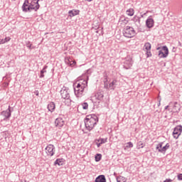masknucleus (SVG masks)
<instances>
[{"label":"nucleus","instance_id":"nucleus-1","mask_svg":"<svg viewBox=\"0 0 182 182\" xmlns=\"http://www.w3.org/2000/svg\"><path fill=\"white\" fill-rule=\"evenodd\" d=\"M99 122V118L95 114H90L87 115L85 119V124L87 130L90 132V130H93L95 126Z\"/></svg>","mask_w":182,"mask_h":182},{"label":"nucleus","instance_id":"nucleus-2","mask_svg":"<svg viewBox=\"0 0 182 182\" xmlns=\"http://www.w3.org/2000/svg\"><path fill=\"white\" fill-rule=\"evenodd\" d=\"M36 1H32L30 5H29V1L28 0H25L23 6H22V9L23 12H31V11L35 9L36 11Z\"/></svg>","mask_w":182,"mask_h":182},{"label":"nucleus","instance_id":"nucleus-3","mask_svg":"<svg viewBox=\"0 0 182 182\" xmlns=\"http://www.w3.org/2000/svg\"><path fill=\"white\" fill-rule=\"evenodd\" d=\"M123 34L125 38H133L136 36V31L131 26H126L123 30Z\"/></svg>","mask_w":182,"mask_h":182},{"label":"nucleus","instance_id":"nucleus-4","mask_svg":"<svg viewBox=\"0 0 182 182\" xmlns=\"http://www.w3.org/2000/svg\"><path fill=\"white\" fill-rule=\"evenodd\" d=\"M73 87L75 96L77 97H82L83 92H85V88L80 85V83L77 84V85L74 84Z\"/></svg>","mask_w":182,"mask_h":182},{"label":"nucleus","instance_id":"nucleus-5","mask_svg":"<svg viewBox=\"0 0 182 182\" xmlns=\"http://www.w3.org/2000/svg\"><path fill=\"white\" fill-rule=\"evenodd\" d=\"M158 56L159 58H167L168 56V48L164 46L162 47L161 50L159 51Z\"/></svg>","mask_w":182,"mask_h":182},{"label":"nucleus","instance_id":"nucleus-6","mask_svg":"<svg viewBox=\"0 0 182 182\" xmlns=\"http://www.w3.org/2000/svg\"><path fill=\"white\" fill-rule=\"evenodd\" d=\"M60 95L63 99H66L67 100H69V98L70 97V95L69 94V89L66 87H63L61 89Z\"/></svg>","mask_w":182,"mask_h":182},{"label":"nucleus","instance_id":"nucleus-7","mask_svg":"<svg viewBox=\"0 0 182 182\" xmlns=\"http://www.w3.org/2000/svg\"><path fill=\"white\" fill-rule=\"evenodd\" d=\"M181 132H182V126L181 125L176 126L174 128V130L173 132V136L174 139H177L178 137H180Z\"/></svg>","mask_w":182,"mask_h":182},{"label":"nucleus","instance_id":"nucleus-8","mask_svg":"<svg viewBox=\"0 0 182 182\" xmlns=\"http://www.w3.org/2000/svg\"><path fill=\"white\" fill-rule=\"evenodd\" d=\"M46 150L48 156H50V157L55 154V146L52 144H49L48 146H46Z\"/></svg>","mask_w":182,"mask_h":182},{"label":"nucleus","instance_id":"nucleus-9","mask_svg":"<svg viewBox=\"0 0 182 182\" xmlns=\"http://www.w3.org/2000/svg\"><path fill=\"white\" fill-rule=\"evenodd\" d=\"M55 124L56 127H63L65 125V121L62 118H57L55 121Z\"/></svg>","mask_w":182,"mask_h":182},{"label":"nucleus","instance_id":"nucleus-10","mask_svg":"<svg viewBox=\"0 0 182 182\" xmlns=\"http://www.w3.org/2000/svg\"><path fill=\"white\" fill-rule=\"evenodd\" d=\"M146 25L147 28H153V26H154V20L149 17L146 21Z\"/></svg>","mask_w":182,"mask_h":182},{"label":"nucleus","instance_id":"nucleus-11","mask_svg":"<svg viewBox=\"0 0 182 182\" xmlns=\"http://www.w3.org/2000/svg\"><path fill=\"white\" fill-rule=\"evenodd\" d=\"M116 86H117V80H113L109 84L108 87L109 90H114L116 89Z\"/></svg>","mask_w":182,"mask_h":182},{"label":"nucleus","instance_id":"nucleus-12","mask_svg":"<svg viewBox=\"0 0 182 182\" xmlns=\"http://www.w3.org/2000/svg\"><path fill=\"white\" fill-rule=\"evenodd\" d=\"M1 114L4 116L5 119H9L11 117V106H9V108L6 111H3Z\"/></svg>","mask_w":182,"mask_h":182},{"label":"nucleus","instance_id":"nucleus-13","mask_svg":"<svg viewBox=\"0 0 182 182\" xmlns=\"http://www.w3.org/2000/svg\"><path fill=\"white\" fill-rule=\"evenodd\" d=\"M85 77L87 78V80H81V81L79 82L80 84V86L84 87V89H86V87H87V80H89V76L85 75Z\"/></svg>","mask_w":182,"mask_h":182},{"label":"nucleus","instance_id":"nucleus-14","mask_svg":"<svg viewBox=\"0 0 182 182\" xmlns=\"http://www.w3.org/2000/svg\"><path fill=\"white\" fill-rule=\"evenodd\" d=\"M180 104H178V102H175L172 109V112L173 113H178V112H180Z\"/></svg>","mask_w":182,"mask_h":182},{"label":"nucleus","instance_id":"nucleus-15","mask_svg":"<svg viewBox=\"0 0 182 182\" xmlns=\"http://www.w3.org/2000/svg\"><path fill=\"white\" fill-rule=\"evenodd\" d=\"M95 182H106V177L105 175H100L96 178Z\"/></svg>","mask_w":182,"mask_h":182},{"label":"nucleus","instance_id":"nucleus-16","mask_svg":"<svg viewBox=\"0 0 182 182\" xmlns=\"http://www.w3.org/2000/svg\"><path fill=\"white\" fill-rule=\"evenodd\" d=\"M168 149H170V144L168 143L162 149H159V153H166Z\"/></svg>","mask_w":182,"mask_h":182},{"label":"nucleus","instance_id":"nucleus-17","mask_svg":"<svg viewBox=\"0 0 182 182\" xmlns=\"http://www.w3.org/2000/svg\"><path fill=\"white\" fill-rule=\"evenodd\" d=\"M96 99L97 100H103V97H105V95H103V92H98L95 95Z\"/></svg>","mask_w":182,"mask_h":182},{"label":"nucleus","instance_id":"nucleus-18","mask_svg":"<svg viewBox=\"0 0 182 182\" xmlns=\"http://www.w3.org/2000/svg\"><path fill=\"white\" fill-rule=\"evenodd\" d=\"M55 102H50L48 105V109L49 112H53V110H55Z\"/></svg>","mask_w":182,"mask_h":182},{"label":"nucleus","instance_id":"nucleus-19","mask_svg":"<svg viewBox=\"0 0 182 182\" xmlns=\"http://www.w3.org/2000/svg\"><path fill=\"white\" fill-rule=\"evenodd\" d=\"M54 166H63V159H58L54 162Z\"/></svg>","mask_w":182,"mask_h":182},{"label":"nucleus","instance_id":"nucleus-20","mask_svg":"<svg viewBox=\"0 0 182 182\" xmlns=\"http://www.w3.org/2000/svg\"><path fill=\"white\" fill-rule=\"evenodd\" d=\"M79 10H70L68 14H70V16H76V15H79Z\"/></svg>","mask_w":182,"mask_h":182},{"label":"nucleus","instance_id":"nucleus-21","mask_svg":"<svg viewBox=\"0 0 182 182\" xmlns=\"http://www.w3.org/2000/svg\"><path fill=\"white\" fill-rule=\"evenodd\" d=\"M132 65H133V63L132 62V60H130V61L127 60L124 62V66L126 69H130V68H132Z\"/></svg>","mask_w":182,"mask_h":182},{"label":"nucleus","instance_id":"nucleus-22","mask_svg":"<svg viewBox=\"0 0 182 182\" xmlns=\"http://www.w3.org/2000/svg\"><path fill=\"white\" fill-rule=\"evenodd\" d=\"M127 15L128 16H133L134 15V9H129L127 11Z\"/></svg>","mask_w":182,"mask_h":182},{"label":"nucleus","instance_id":"nucleus-23","mask_svg":"<svg viewBox=\"0 0 182 182\" xmlns=\"http://www.w3.org/2000/svg\"><path fill=\"white\" fill-rule=\"evenodd\" d=\"M48 68V66H44V68H43V70L41 71V75H40V77H45V75H43L44 73H46V68Z\"/></svg>","mask_w":182,"mask_h":182},{"label":"nucleus","instance_id":"nucleus-24","mask_svg":"<svg viewBox=\"0 0 182 182\" xmlns=\"http://www.w3.org/2000/svg\"><path fill=\"white\" fill-rule=\"evenodd\" d=\"M81 107H82L84 110H87V109H89V104H87V102H83L81 104Z\"/></svg>","mask_w":182,"mask_h":182},{"label":"nucleus","instance_id":"nucleus-25","mask_svg":"<svg viewBox=\"0 0 182 182\" xmlns=\"http://www.w3.org/2000/svg\"><path fill=\"white\" fill-rule=\"evenodd\" d=\"M117 182H126L127 179L124 176H119L117 178Z\"/></svg>","mask_w":182,"mask_h":182},{"label":"nucleus","instance_id":"nucleus-26","mask_svg":"<svg viewBox=\"0 0 182 182\" xmlns=\"http://www.w3.org/2000/svg\"><path fill=\"white\" fill-rule=\"evenodd\" d=\"M144 49H146V50H151V44H150V43H146L144 44Z\"/></svg>","mask_w":182,"mask_h":182},{"label":"nucleus","instance_id":"nucleus-27","mask_svg":"<svg viewBox=\"0 0 182 182\" xmlns=\"http://www.w3.org/2000/svg\"><path fill=\"white\" fill-rule=\"evenodd\" d=\"M98 143H100L101 144H105V143H106V141H107V139H105L103 138H100L99 139H97Z\"/></svg>","mask_w":182,"mask_h":182},{"label":"nucleus","instance_id":"nucleus-28","mask_svg":"<svg viewBox=\"0 0 182 182\" xmlns=\"http://www.w3.org/2000/svg\"><path fill=\"white\" fill-rule=\"evenodd\" d=\"M65 62L67 65H70V63L72 62V58H69V57H66L65 58Z\"/></svg>","mask_w":182,"mask_h":182},{"label":"nucleus","instance_id":"nucleus-29","mask_svg":"<svg viewBox=\"0 0 182 182\" xmlns=\"http://www.w3.org/2000/svg\"><path fill=\"white\" fill-rule=\"evenodd\" d=\"M144 147V144L141 142V141L137 143V149H143Z\"/></svg>","mask_w":182,"mask_h":182},{"label":"nucleus","instance_id":"nucleus-30","mask_svg":"<svg viewBox=\"0 0 182 182\" xmlns=\"http://www.w3.org/2000/svg\"><path fill=\"white\" fill-rule=\"evenodd\" d=\"M163 144H164V142H161L156 146V150L159 151L161 149H163Z\"/></svg>","mask_w":182,"mask_h":182},{"label":"nucleus","instance_id":"nucleus-31","mask_svg":"<svg viewBox=\"0 0 182 182\" xmlns=\"http://www.w3.org/2000/svg\"><path fill=\"white\" fill-rule=\"evenodd\" d=\"M26 46H27V48H28V49H33V47L32 46V44H31L30 41L26 42Z\"/></svg>","mask_w":182,"mask_h":182},{"label":"nucleus","instance_id":"nucleus-32","mask_svg":"<svg viewBox=\"0 0 182 182\" xmlns=\"http://www.w3.org/2000/svg\"><path fill=\"white\" fill-rule=\"evenodd\" d=\"M100 160H102V154H98L95 156V161H99Z\"/></svg>","mask_w":182,"mask_h":182},{"label":"nucleus","instance_id":"nucleus-33","mask_svg":"<svg viewBox=\"0 0 182 182\" xmlns=\"http://www.w3.org/2000/svg\"><path fill=\"white\" fill-rule=\"evenodd\" d=\"M104 87L105 89H109V82H107V79L104 82Z\"/></svg>","mask_w":182,"mask_h":182},{"label":"nucleus","instance_id":"nucleus-34","mask_svg":"<svg viewBox=\"0 0 182 182\" xmlns=\"http://www.w3.org/2000/svg\"><path fill=\"white\" fill-rule=\"evenodd\" d=\"M126 147H127V149H132V147H133V143H132V142L127 143Z\"/></svg>","mask_w":182,"mask_h":182},{"label":"nucleus","instance_id":"nucleus-35","mask_svg":"<svg viewBox=\"0 0 182 182\" xmlns=\"http://www.w3.org/2000/svg\"><path fill=\"white\" fill-rule=\"evenodd\" d=\"M146 58H150L151 56V51L146 50Z\"/></svg>","mask_w":182,"mask_h":182},{"label":"nucleus","instance_id":"nucleus-36","mask_svg":"<svg viewBox=\"0 0 182 182\" xmlns=\"http://www.w3.org/2000/svg\"><path fill=\"white\" fill-rule=\"evenodd\" d=\"M75 65H76V61H73L71 60V63H70V66L73 67Z\"/></svg>","mask_w":182,"mask_h":182},{"label":"nucleus","instance_id":"nucleus-37","mask_svg":"<svg viewBox=\"0 0 182 182\" xmlns=\"http://www.w3.org/2000/svg\"><path fill=\"white\" fill-rule=\"evenodd\" d=\"M11 41V38L9 37H6L4 38V42L6 43V42H9Z\"/></svg>","mask_w":182,"mask_h":182},{"label":"nucleus","instance_id":"nucleus-38","mask_svg":"<svg viewBox=\"0 0 182 182\" xmlns=\"http://www.w3.org/2000/svg\"><path fill=\"white\" fill-rule=\"evenodd\" d=\"M178 180H182V173L178 175Z\"/></svg>","mask_w":182,"mask_h":182},{"label":"nucleus","instance_id":"nucleus-39","mask_svg":"<svg viewBox=\"0 0 182 182\" xmlns=\"http://www.w3.org/2000/svg\"><path fill=\"white\" fill-rule=\"evenodd\" d=\"M96 144L97 147H100L102 146V144L100 142H98L97 140H96Z\"/></svg>","mask_w":182,"mask_h":182},{"label":"nucleus","instance_id":"nucleus-40","mask_svg":"<svg viewBox=\"0 0 182 182\" xmlns=\"http://www.w3.org/2000/svg\"><path fill=\"white\" fill-rule=\"evenodd\" d=\"M172 181L173 180L168 178V179H166L164 182H172Z\"/></svg>","mask_w":182,"mask_h":182},{"label":"nucleus","instance_id":"nucleus-41","mask_svg":"<svg viewBox=\"0 0 182 182\" xmlns=\"http://www.w3.org/2000/svg\"><path fill=\"white\" fill-rule=\"evenodd\" d=\"M4 43H5V40L4 39L0 40V44H4Z\"/></svg>","mask_w":182,"mask_h":182},{"label":"nucleus","instance_id":"nucleus-42","mask_svg":"<svg viewBox=\"0 0 182 182\" xmlns=\"http://www.w3.org/2000/svg\"><path fill=\"white\" fill-rule=\"evenodd\" d=\"M34 93L36 96H39V91H36Z\"/></svg>","mask_w":182,"mask_h":182},{"label":"nucleus","instance_id":"nucleus-43","mask_svg":"<svg viewBox=\"0 0 182 182\" xmlns=\"http://www.w3.org/2000/svg\"><path fill=\"white\" fill-rule=\"evenodd\" d=\"M167 109H168V105H167L166 107H165V110H167Z\"/></svg>","mask_w":182,"mask_h":182},{"label":"nucleus","instance_id":"nucleus-44","mask_svg":"<svg viewBox=\"0 0 182 182\" xmlns=\"http://www.w3.org/2000/svg\"><path fill=\"white\" fill-rule=\"evenodd\" d=\"M178 45L181 46V43L180 41H178Z\"/></svg>","mask_w":182,"mask_h":182},{"label":"nucleus","instance_id":"nucleus-45","mask_svg":"<svg viewBox=\"0 0 182 182\" xmlns=\"http://www.w3.org/2000/svg\"><path fill=\"white\" fill-rule=\"evenodd\" d=\"M88 2H92V0H86Z\"/></svg>","mask_w":182,"mask_h":182},{"label":"nucleus","instance_id":"nucleus-46","mask_svg":"<svg viewBox=\"0 0 182 182\" xmlns=\"http://www.w3.org/2000/svg\"><path fill=\"white\" fill-rule=\"evenodd\" d=\"M159 49H160V48H157V50H159Z\"/></svg>","mask_w":182,"mask_h":182},{"label":"nucleus","instance_id":"nucleus-47","mask_svg":"<svg viewBox=\"0 0 182 182\" xmlns=\"http://www.w3.org/2000/svg\"><path fill=\"white\" fill-rule=\"evenodd\" d=\"M159 106H160V103L159 104Z\"/></svg>","mask_w":182,"mask_h":182}]
</instances>
